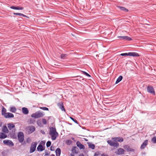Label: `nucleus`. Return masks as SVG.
I'll use <instances>...</instances> for the list:
<instances>
[{
	"instance_id": "f257e3e1",
	"label": "nucleus",
	"mask_w": 156,
	"mask_h": 156,
	"mask_svg": "<svg viewBox=\"0 0 156 156\" xmlns=\"http://www.w3.org/2000/svg\"><path fill=\"white\" fill-rule=\"evenodd\" d=\"M49 134L51 136L52 140H55L56 137L58 136V133L56 132L55 128L51 127L50 129Z\"/></svg>"
},
{
	"instance_id": "f03ea898",
	"label": "nucleus",
	"mask_w": 156,
	"mask_h": 156,
	"mask_svg": "<svg viewBox=\"0 0 156 156\" xmlns=\"http://www.w3.org/2000/svg\"><path fill=\"white\" fill-rule=\"evenodd\" d=\"M44 113L41 112L40 111H37L32 114L31 116L35 119H37L43 116Z\"/></svg>"
},
{
	"instance_id": "7ed1b4c3",
	"label": "nucleus",
	"mask_w": 156,
	"mask_h": 156,
	"mask_svg": "<svg viewBox=\"0 0 156 156\" xmlns=\"http://www.w3.org/2000/svg\"><path fill=\"white\" fill-rule=\"evenodd\" d=\"M17 137L20 143L23 142L24 139V136L23 133L22 132L18 133Z\"/></svg>"
},
{
	"instance_id": "20e7f679",
	"label": "nucleus",
	"mask_w": 156,
	"mask_h": 156,
	"mask_svg": "<svg viewBox=\"0 0 156 156\" xmlns=\"http://www.w3.org/2000/svg\"><path fill=\"white\" fill-rule=\"evenodd\" d=\"M122 56H139V55L137 53L135 52H129L128 53H124L120 54Z\"/></svg>"
},
{
	"instance_id": "39448f33",
	"label": "nucleus",
	"mask_w": 156,
	"mask_h": 156,
	"mask_svg": "<svg viewBox=\"0 0 156 156\" xmlns=\"http://www.w3.org/2000/svg\"><path fill=\"white\" fill-rule=\"evenodd\" d=\"M26 130L29 134H31L35 131V128L34 126H30L27 127Z\"/></svg>"
},
{
	"instance_id": "423d86ee",
	"label": "nucleus",
	"mask_w": 156,
	"mask_h": 156,
	"mask_svg": "<svg viewBox=\"0 0 156 156\" xmlns=\"http://www.w3.org/2000/svg\"><path fill=\"white\" fill-rule=\"evenodd\" d=\"M37 146V143L36 142H32L30 147V152L32 153L34 152Z\"/></svg>"
},
{
	"instance_id": "0eeeda50",
	"label": "nucleus",
	"mask_w": 156,
	"mask_h": 156,
	"mask_svg": "<svg viewBox=\"0 0 156 156\" xmlns=\"http://www.w3.org/2000/svg\"><path fill=\"white\" fill-rule=\"evenodd\" d=\"M3 143L9 146L10 147H12L14 145L12 142L9 140H4Z\"/></svg>"
},
{
	"instance_id": "6e6552de",
	"label": "nucleus",
	"mask_w": 156,
	"mask_h": 156,
	"mask_svg": "<svg viewBox=\"0 0 156 156\" xmlns=\"http://www.w3.org/2000/svg\"><path fill=\"white\" fill-rule=\"evenodd\" d=\"M124 150L122 148H120L117 150L115 153L117 155H121L124 154Z\"/></svg>"
},
{
	"instance_id": "1a4fd4ad",
	"label": "nucleus",
	"mask_w": 156,
	"mask_h": 156,
	"mask_svg": "<svg viewBox=\"0 0 156 156\" xmlns=\"http://www.w3.org/2000/svg\"><path fill=\"white\" fill-rule=\"evenodd\" d=\"M107 142L108 144L112 146L117 147L119 146V144L118 143L114 142L110 140H108Z\"/></svg>"
},
{
	"instance_id": "9d476101",
	"label": "nucleus",
	"mask_w": 156,
	"mask_h": 156,
	"mask_svg": "<svg viewBox=\"0 0 156 156\" xmlns=\"http://www.w3.org/2000/svg\"><path fill=\"white\" fill-rule=\"evenodd\" d=\"M147 91L150 93H151L152 94H154L155 92L154 89L151 86H148L147 87Z\"/></svg>"
},
{
	"instance_id": "9b49d317",
	"label": "nucleus",
	"mask_w": 156,
	"mask_h": 156,
	"mask_svg": "<svg viewBox=\"0 0 156 156\" xmlns=\"http://www.w3.org/2000/svg\"><path fill=\"white\" fill-rule=\"evenodd\" d=\"M118 37L120 38L121 40H124L126 41H131L132 39L130 37L128 36H118Z\"/></svg>"
},
{
	"instance_id": "f8f14e48",
	"label": "nucleus",
	"mask_w": 156,
	"mask_h": 156,
	"mask_svg": "<svg viewBox=\"0 0 156 156\" xmlns=\"http://www.w3.org/2000/svg\"><path fill=\"white\" fill-rule=\"evenodd\" d=\"M57 105L62 111H64L65 112L66 111V110L64 108L63 104L62 102H61L58 103L57 104Z\"/></svg>"
},
{
	"instance_id": "ddd939ff",
	"label": "nucleus",
	"mask_w": 156,
	"mask_h": 156,
	"mask_svg": "<svg viewBox=\"0 0 156 156\" xmlns=\"http://www.w3.org/2000/svg\"><path fill=\"white\" fill-rule=\"evenodd\" d=\"M148 141L147 140H146L142 143L140 146V149H144L148 144Z\"/></svg>"
},
{
	"instance_id": "4468645a",
	"label": "nucleus",
	"mask_w": 156,
	"mask_h": 156,
	"mask_svg": "<svg viewBox=\"0 0 156 156\" xmlns=\"http://www.w3.org/2000/svg\"><path fill=\"white\" fill-rule=\"evenodd\" d=\"M112 139L115 141H118L119 142H122L123 141L122 138L120 137H116L112 138Z\"/></svg>"
},
{
	"instance_id": "2eb2a0df",
	"label": "nucleus",
	"mask_w": 156,
	"mask_h": 156,
	"mask_svg": "<svg viewBox=\"0 0 156 156\" xmlns=\"http://www.w3.org/2000/svg\"><path fill=\"white\" fill-rule=\"evenodd\" d=\"M5 115L4 117L6 118H13L14 116V115L12 114L9 112H7Z\"/></svg>"
},
{
	"instance_id": "dca6fc26",
	"label": "nucleus",
	"mask_w": 156,
	"mask_h": 156,
	"mask_svg": "<svg viewBox=\"0 0 156 156\" xmlns=\"http://www.w3.org/2000/svg\"><path fill=\"white\" fill-rule=\"evenodd\" d=\"M23 113L25 115H27L29 113V111L27 108L23 107L22 108Z\"/></svg>"
},
{
	"instance_id": "f3484780",
	"label": "nucleus",
	"mask_w": 156,
	"mask_h": 156,
	"mask_svg": "<svg viewBox=\"0 0 156 156\" xmlns=\"http://www.w3.org/2000/svg\"><path fill=\"white\" fill-rule=\"evenodd\" d=\"M77 146L81 149H84L85 147L83 145L81 144L79 142L76 143Z\"/></svg>"
},
{
	"instance_id": "a211bd4d",
	"label": "nucleus",
	"mask_w": 156,
	"mask_h": 156,
	"mask_svg": "<svg viewBox=\"0 0 156 156\" xmlns=\"http://www.w3.org/2000/svg\"><path fill=\"white\" fill-rule=\"evenodd\" d=\"M2 131L5 133H8L9 130L6 126H4L2 129Z\"/></svg>"
},
{
	"instance_id": "6ab92c4d",
	"label": "nucleus",
	"mask_w": 156,
	"mask_h": 156,
	"mask_svg": "<svg viewBox=\"0 0 156 156\" xmlns=\"http://www.w3.org/2000/svg\"><path fill=\"white\" fill-rule=\"evenodd\" d=\"M37 149L38 151H42L43 150H44V148L42 145L41 144H39L38 146V147L37 148Z\"/></svg>"
},
{
	"instance_id": "aec40b11",
	"label": "nucleus",
	"mask_w": 156,
	"mask_h": 156,
	"mask_svg": "<svg viewBox=\"0 0 156 156\" xmlns=\"http://www.w3.org/2000/svg\"><path fill=\"white\" fill-rule=\"evenodd\" d=\"M61 151L59 148H57L55 151L56 156H60L61 154Z\"/></svg>"
},
{
	"instance_id": "412c9836",
	"label": "nucleus",
	"mask_w": 156,
	"mask_h": 156,
	"mask_svg": "<svg viewBox=\"0 0 156 156\" xmlns=\"http://www.w3.org/2000/svg\"><path fill=\"white\" fill-rule=\"evenodd\" d=\"M7 126L9 129L10 130L15 127V126L13 124L9 123Z\"/></svg>"
},
{
	"instance_id": "4be33fe9",
	"label": "nucleus",
	"mask_w": 156,
	"mask_h": 156,
	"mask_svg": "<svg viewBox=\"0 0 156 156\" xmlns=\"http://www.w3.org/2000/svg\"><path fill=\"white\" fill-rule=\"evenodd\" d=\"M124 148L128 151L133 152L134 151L133 149L129 148L128 146H125Z\"/></svg>"
},
{
	"instance_id": "5701e85b",
	"label": "nucleus",
	"mask_w": 156,
	"mask_h": 156,
	"mask_svg": "<svg viewBox=\"0 0 156 156\" xmlns=\"http://www.w3.org/2000/svg\"><path fill=\"white\" fill-rule=\"evenodd\" d=\"M37 124L39 126L41 127L43 126L42 122L41 119H40L38 120L37 121Z\"/></svg>"
},
{
	"instance_id": "b1692460",
	"label": "nucleus",
	"mask_w": 156,
	"mask_h": 156,
	"mask_svg": "<svg viewBox=\"0 0 156 156\" xmlns=\"http://www.w3.org/2000/svg\"><path fill=\"white\" fill-rule=\"evenodd\" d=\"M7 112H6V110L5 108L3 107L2 108V115H3L4 116L6 114Z\"/></svg>"
},
{
	"instance_id": "393cba45",
	"label": "nucleus",
	"mask_w": 156,
	"mask_h": 156,
	"mask_svg": "<svg viewBox=\"0 0 156 156\" xmlns=\"http://www.w3.org/2000/svg\"><path fill=\"white\" fill-rule=\"evenodd\" d=\"M7 136V135H6L4 133H0V138L1 139H4L6 138Z\"/></svg>"
},
{
	"instance_id": "a878e982",
	"label": "nucleus",
	"mask_w": 156,
	"mask_h": 156,
	"mask_svg": "<svg viewBox=\"0 0 156 156\" xmlns=\"http://www.w3.org/2000/svg\"><path fill=\"white\" fill-rule=\"evenodd\" d=\"M122 79V76H120L117 78L115 82V84H117Z\"/></svg>"
},
{
	"instance_id": "bb28decb",
	"label": "nucleus",
	"mask_w": 156,
	"mask_h": 156,
	"mask_svg": "<svg viewBox=\"0 0 156 156\" xmlns=\"http://www.w3.org/2000/svg\"><path fill=\"white\" fill-rule=\"evenodd\" d=\"M119 8L121 10L125 12H127L128 11L127 9L124 7L119 6Z\"/></svg>"
},
{
	"instance_id": "cd10ccee",
	"label": "nucleus",
	"mask_w": 156,
	"mask_h": 156,
	"mask_svg": "<svg viewBox=\"0 0 156 156\" xmlns=\"http://www.w3.org/2000/svg\"><path fill=\"white\" fill-rule=\"evenodd\" d=\"M13 14L14 15H18L21 16H23L25 17H27V16L23 14L19 13H14Z\"/></svg>"
},
{
	"instance_id": "c85d7f7f",
	"label": "nucleus",
	"mask_w": 156,
	"mask_h": 156,
	"mask_svg": "<svg viewBox=\"0 0 156 156\" xmlns=\"http://www.w3.org/2000/svg\"><path fill=\"white\" fill-rule=\"evenodd\" d=\"M88 146H89V147L90 148H91L92 149H94L95 148L94 145L92 144H91V143L88 144Z\"/></svg>"
},
{
	"instance_id": "c756f323",
	"label": "nucleus",
	"mask_w": 156,
	"mask_h": 156,
	"mask_svg": "<svg viewBox=\"0 0 156 156\" xmlns=\"http://www.w3.org/2000/svg\"><path fill=\"white\" fill-rule=\"evenodd\" d=\"M16 109L15 107H11L10 109V111L12 112H16Z\"/></svg>"
},
{
	"instance_id": "7c9ffc66",
	"label": "nucleus",
	"mask_w": 156,
	"mask_h": 156,
	"mask_svg": "<svg viewBox=\"0 0 156 156\" xmlns=\"http://www.w3.org/2000/svg\"><path fill=\"white\" fill-rule=\"evenodd\" d=\"M67 56V54H62L61 55V58L62 59H64Z\"/></svg>"
},
{
	"instance_id": "2f4dec72",
	"label": "nucleus",
	"mask_w": 156,
	"mask_h": 156,
	"mask_svg": "<svg viewBox=\"0 0 156 156\" xmlns=\"http://www.w3.org/2000/svg\"><path fill=\"white\" fill-rule=\"evenodd\" d=\"M72 151L73 153H75V154H77L78 152L76 148L75 147H74L72 149Z\"/></svg>"
},
{
	"instance_id": "473e14b6",
	"label": "nucleus",
	"mask_w": 156,
	"mask_h": 156,
	"mask_svg": "<svg viewBox=\"0 0 156 156\" xmlns=\"http://www.w3.org/2000/svg\"><path fill=\"white\" fill-rule=\"evenodd\" d=\"M32 141L30 137H29L27 139L26 141L27 143H30Z\"/></svg>"
},
{
	"instance_id": "72a5a7b5",
	"label": "nucleus",
	"mask_w": 156,
	"mask_h": 156,
	"mask_svg": "<svg viewBox=\"0 0 156 156\" xmlns=\"http://www.w3.org/2000/svg\"><path fill=\"white\" fill-rule=\"evenodd\" d=\"M151 141L153 142V143H156V137L154 136L153 137L151 140Z\"/></svg>"
},
{
	"instance_id": "f704fd0d",
	"label": "nucleus",
	"mask_w": 156,
	"mask_h": 156,
	"mask_svg": "<svg viewBox=\"0 0 156 156\" xmlns=\"http://www.w3.org/2000/svg\"><path fill=\"white\" fill-rule=\"evenodd\" d=\"M39 108L43 110L48 111V108L45 107H39Z\"/></svg>"
},
{
	"instance_id": "c9c22d12",
	"label": "nucleus",
	"mask_w": 156,
	"mask_h": 156,
	"mask_svg": "<svg viewBox=\"0 0 156 156\" xmlns=\"http://www.w3.org/2000/svg\"><path fill=\"white\" fill-rule=\"evenodd\" d=\"M41 121L45 125L47 124V121L46 119H43Z\"/></svg>"
},
{
	"instance_id": "e433bc0d",
	"label": "nucleus",
	"mask_w": 156,
	"mask_h": 156,
	"mask_svg": "<svg viewBox=\"0 0 156 156\" xmlns=\"http://www.w3.org/2000/svg\"><path fill=\"white\" fill-rule=\"evenodd\" d=\"M35 122V120L33 119H30V120L29 122L30 124H34Z\"/></svg>"
},
{
	"instance_id": "4c0bfd02",
	"label": "nucleus",
	"mask_w": 156,
	"mask_h": 156,
	"mask_svg": "<svg viewBox=\"0 0 156 156\" xmlns=\"http://www.w3.org/2000/svg\"><path fill=\"white\" fill-rule=\"evenodd\" d=\"M51 143L50 141H48L46 143V146L47 147H49L51 145Z\"/></svg>"
},
{
	"instance_id": "58836bf2",
	"label": "nucleus",
	"mask_w": 156,
	"mask_h": 156,
	"mask_svg": "<svg viewBox=\"0 0 156 156\" xmlns=\"http://www.w3.org/2000/svg\"><path fill=\"white\" fill-rule=\"evenodd\" d=\"M70 119H72L73 121L75 123L77 124H78V122L76 120L74 119L72 117H70Z\"/></svg>"
},
{
	"instance_id": "ea45409f",
	"label": "nucleus",
	"mask_w": 156,
	"mask_h": 156,
	"mask_svg": "<svg viewBox=\"0 0 156 156\" xmlns=\"http://www.w3.org/2000/svg\"><path fill=\"white\" fill-rule=\"evenodd\" d=\"M83 74H84L85 75H86V76H89V77L90 76V75L89 74H88L87 73H86V72H85L84 71H83Z\"/></svg>"
},
{
	"instance_id": "a19ab883",
	"label": "nucleus",
	"mask_w": 156,
	"mask_h": 156,
	"mask_svg": "<svg viewBox=\"0 0 156 156\" xmlns=\"http://www.w3.org/2000/svg\"><path fill=\"white\" fill-rule=\"evenodd\" d=\"M17 10H23L24 8L23 7H20L19 6L16 7Z\"/></svg>"
},
{
	"instance_id": "79ce46f5",
	"label": "nucleus",
	"mask_w": 156,
	"mask_h": 156,
	"mask_svg": "<svg viewBox=\"0 0 156 156\" xmlns=\"http://www.w3.org/2000/svg\"><path fill=\"white\" fill-rule=\"evenodd\" d=\"M10 8L12 9H14L17 10L16 7H15L14 6H12L10 7Z\"/></svg>"
},
{
	"instance_id": "37998d69",
	"label": "nucleus",
	"mask_w": 156,
	"mask_h": 156,
	"mask_svg": "<svg viewBox=\"0 0 156 156\" xmlns=\"http://www.w3.org/2000/svg\"><path fill=\"white\" fill-rule=\"evenodd\" d=\"M41 133H42L43 134H45V133L44 130H41Z\"/></svg>"
},
{
	"instance_id": "c03bdc74",
	"label": "nucleus",
	"mask_w": 156,
	"mask_h": 156,
	"mask_svg": "<svg viewBox=\"0 0 156 156\" xmlns=\"http://www.w3.org/2000/svg\"><path fill=\"white\" fill-rule=\"evenodd\" d=\"M50 150L51 151H54V147L51 146L50 148Z\"/></svg>"
},
{
	"instance_id": "a18cd8bd",
	"label": "nucleus",
	"mask_w": 156,
	"mask_h": 156,
	"mask_svg": "<svg viewBox=\"0 0 156 156\" xmlns=\"http://www.w3.org/2000/svg\"><path fill=\"white\" fill-rule=\"evenodd\" d=\"M74 153H73L71 154V156H74Z\"/></svg>"
},
{
	"instance_id": "49530a36",
	"label": "nucleus",
	"mask_w": 156,
	"mask_h": 156,
	"mask_svg": "<svg viewBox=\"0 0 156 156\" xmlns=\"http://www.w3.org/2000/svg\"><path fill=\"white\" fill-rule=\"evenodd\" d=\"M79 156H84L83 154H80Z\"/></svg>"
},
{
	"instance_id": "de8ad7c7",
	"label": "nucleus",
	"mask_w": 156,
	"mask_h": 156,
	"mask_svg": "<svg viewBox=\"0 0 156 156\" xmlns=\"http://www.w3.org/2000/svg\"><path fill=\"white\" fill-rule=\"evenodd\" d=\"M50 156H55V155L54 154H51Z\"/></svg>"
},
{
	"instance_id": "09e8293b",
	"label": "nucleus",
	"mask_w": 156,
	"mask_h": 156,
	"mask_svg": "<svg viewBox=\"0 0 156 156\" xmlns=\"http://www.w3.org/2000/svg\"><path fill=\"white\" fill-rule=\"evenodd\" d=\"M69 141V140H68L67 141H66V142H67V141Z\"/></svg>"
}]
</instances>
